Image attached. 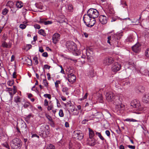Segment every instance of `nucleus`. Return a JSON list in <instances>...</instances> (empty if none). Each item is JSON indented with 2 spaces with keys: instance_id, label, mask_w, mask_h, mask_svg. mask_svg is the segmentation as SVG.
Returning a JSON list of instances; mask_svg holds the SVG:
<instances>
[{
  "instance_id": "nucleus-49",
  "label": "nucleus",
  "mask_w": 149,
  "mask_h": 149,
  "mask_svg": "<svg viewBox=\"0 0 149 149\" xmlns=\"http://www.w3.org/2000/svg\"><path fill=\"white\" fill-rule=\"evenodd\" d=\"M68 88L67 87H64L62 88V91L63 92H67L68 91Z\"/></svg>"
},
{
  "instance_id": "nucleus-16",
  "label": "nucleus",
  "mask_w": 149,
  "mask_h": 149,
  "mask_svg": "<svg viewBox=\"0 0 149 149\" xmlns=\"http://www.w3.org/2000/svg\"><path fill=\"white\" fill-rule=\"evenodd\" d=\"M96 143V140L94 138H89L87 140V143L91 146H94Z\"/></svg>"
},
{
  "instance_id": "nucleus-9",
  "label": "nucleus",
  "mask_w": 149,
  "mask_h": 149,
  "mask_svg": "<svg viewBox=\"0 0 149 149\" xmlns=\"http://www.w3.org/2000/svg\"><path fill=\"white\" fill-rule=\"evenodd\" d=\"M113 62V60L112 58H105L103 61V64L104 65H108L111 64Z\"/></svg>"
},
{
  "instance_id": "nucleus-6",
  "label": "nucleus",
  "mask_w": 149,
  "mask_h": 149,
  "mask_svg": "<svg viewBox=\"0 0 149 149\" xmlns=\"http://www.w3.org/2000/svg\"><path fill=\"white\" fill-rule=\"evenodd\" d=\"M130 104L131 106L135 108L136 110L140 111L142 109L140 102L139 100H134L131 102Z\"/></svg>"
},
{
  "instance_id": "nucleus-39",
  "label": "nucleus",
  "mask_w": 149,
  "mask_h": 149,
  "mask_svg": "<svg viewBox=\"0 0 149 149\" xmlns=\"http://www.w3.org/2000/svg\"><path fill=\"white\" fill-rule=\"evenodd\" d=\"M61 83V81L59 80H57L56 81L55 83V87L57 88L59 86L58 84H60Z\"/></svg>"
},
{
  "instance_id": "nucleus-36",
  "label": "nucleus",
  "mask_w": 149,
  "mask_h": 149,
  "mask_svg": "<svg viewBox=\"0 0 149 149\" xmlns=\"http://www.w3.org/2000/svg\"><path fill=\"white\" fill-rule=\"evenodd\" d=\"M14 84V81L13 80L9 81L7 82V84L9 86H12Z\"/></svg>"
},
{
  "instance_id": "nucleus-13",
  "label": "nucleus",
  "mask_w": 149,
  "mask_h": 149,
  "mask_svg": "<svg viewBox=\"0 0 149 149\" xmlns=\"http://www.w3.org/2000/svg\"><path fill=\"white\" fill-rule=\"evenodd\" d=\"M133 51L136 53H138L141 49V45L139 43H137L132 47Z\"/></svg>"
},
{
  "instance_id": "nucleus-25",
  "label": "nucleus",
  "mask_w": 149,
  "mask_h": 149,
  "mask_svg": "<svg viewBox=\"0 0 149 149\" xmlns=\"http://www.w3.org/2000/svg\"><path fill=\"white\" fill-rule=\"evenodd\" d=\"M88 76L90 77H93L95 76V74L94 73L93 70H91L89 71L88 73Z\"/></svg>"
},
{
  "instance_id": "nucleus-46",
  "label": "nucleus",
  "mask_w": 149,
  "mask_h": 149,
  "mask_svg": "<svg viewBox=\"0 0 149 149\" xmlns=\"http://www.w3.org/2000/svg\"><path fill=\"white\" fill-rule=\"evenodd\" d=\"M46 116L49 121L52 120V117L49 115L46 114Z\"/></svg>"
},
{
  "instance_id": "nucleus-11",
  "label": "nucleus",
  "mask_w": 149,
  "mask_h": 149,
  "mask_svg": "<svg viewBox=\"0 0 149 149\" xmlns=\"http://www.w3.org/2000/svg\"><path fill=\"white\" fill-rule=\"evenodd\" d=\"M41 128L43 129V133L45 134L47 136L48 135L50 134V129L48 125H45L41 126Z\"/></svg>"
},
{
  "instance_id": "nucleus-45",
  "label": "nucleus",
  "mask_w": 149,
  "mask_h": 149,
  "mask_svg": "<svg viewBox=\"0 0 149 149\" xmlns=\"http://www.w3.org/2000/svg\"><path fill=\"white\" fill-rule=\"evenodd\" d=\"M2 46L3 47L7 48L8 45L6 42H4L2 44Z\"/></svg>"
},
{
  "instance_id": "nucleus-50",
  "label": "nucleus",
  "mask_w": 149,
  "mask_h": 149,
  "mask_svg": "<svg viewBox=\"0 0 149 149\" xmlns=\"http://www.w3.org/2000/svg\"><path fill=\"white\" fill-rule=\"evenodd\" d=\"M44 23H45V25H47L48 24H52V22L51 21H45V22Z\"/></svg>"
},
{
  "instance_id": "nucleus-28",
  "label": "nucleus",
  "mask_w": 149,
  "mask_h": 149,
  "mask_svg": "<svg viewBox=\"0 0 149 149\" xmlns=\"http://www.w3.org/2000/svg\"><path fill=\"white\" fill-rule=\"evenodd\" d=\"M38 33L40 35L43 36H45L46 35V33L45 32L44 30L40 29L38 31Z\"/></svg>"
},
{
  "instance_id": "nucleus-61",
  "label": "nucleus",
  "mask_w": 149,
  "mask_h": 149,
  "mask_svg": "<svg viewBox=\"0 0 149 149\" xmlns=\"http://www.w3.org/2000/svg\"><path fill=\"white\" fill-rule=\"evenodd\" d=\"M44 105L45 106H47L48 105V101L47 99L45 100L44 101Z\"/></svg>"
},
{
  "instance_id": "nucleus-18",
  "label": "nucleus",
  "mask_w": 149,
  "mask_h": 149,
  "mask_svg": "<svg viewBox=\"0 0 149 149\" xmlns=\"http://www.w3.org/2000/svg\"><path fill=\"white\" fill-rule=\"evenodd\" d=\"M142 100L145 103H148L149 102V93H145L142 97Z\"/></svg>"
},
{
  "instance_id": "nucleus-52",
  "label": "nucleus",
  "mask_w": 149,
  "mask_h": 149,
  "mask_svg": "<svg viewBox=\"0 0 149 149\" xmlns=\"http://www.w3.org/2000/svg\"><path fill=\"white\" fill-rule=\"evenodd\" d=\"M100 138V139L102 140L103 141L104 140L105 141H106V140L103 137V136L101 135V134H100V135L98 136Z\"/></svg>"
},
{
  "instance_id": "nucleus-10",
  "label": "nucleus",
  "mask_w": 149,
  "mask_h": 149,
  "mask_svg": "<svg viewBox=\"0 0 149 149\" xmlns=\"http://www.w3.org/2000/svg\"><path fill=\"white\" fill-rule=\"evenodd\" d=\"M67 74L68 75V81L71 83L74 82L76 79L75 75L72 73H70V74L67 73Z\"/></svg>"
},
{
  "instance_id": "nucleus-14",
  "label": "nucleus",
  "mask_w": 149,
  "mask_h": 149,
  "mask_svg": "<svg viewBox=\"0 0 149 149\" xmlns=\"http://www.w3.org/2000/svg\"><path fill=\"white\" fill-rule=\"evenodd\" d=\"M99 20L102 24H105L108 21V17L104 15H101L99 17Z\"/></svg>"
},
{
  "instance_id": "nucleus-54",
  "label": "nucleus",
  "mask_w": 149,
  "mask_h": 149,
  "mask_svg": "<svg viewBox=\"0 0 149 149\" xmlns=\"http://www.w3.org/2000/svg\"><path fill=\"white\" fill-rule=\"evenodd\" d=\"M100 138V139L102 140L103 141L104 140L105 141H106V140L103 137V136L101 135V134H100V135L98 136Z\"/></svg>"
},
{
  "instance_id": "nucleus-59",
  "label": "nucleus",
  "mask_w": 149,
  "mask_h": 149,
  "mask_svg": "<svg viewBox=\"0 0 149 149\" xmlns=\"http://www.w3.org/2000/svg\"><path fill=\"white\" fill-rule=\"evenodd\" d=\"M42 56L45 57H47L48 56L47 53L46 52L43 53L42 54Z\"/></svg>"
},
{
  "instance_id": "nucleus-8",
  "label": "nucleus",
  "mask_w": 149,
  "mask_h": 149,
  "mask_svg": "<svg viewBox=\"0 0 149 149\" xmlns=\"http://www.w3.org/2000/svg\"><path fill=\"white\" fill-rule=\"evenodd\" d=\"M122 101V99L119 96H116L114 99L113 100L111 103L116 106L121 104Z\"/></svg>"
},
{
  "instance_id": "nucleus-12",
  "label": "nucleus",
  "mask_w": 149,
  "mask_h": 149,
  "mask_svg": "<svg viewBox=\"0 0 149 149\" xmlns=\"http://www.w3.org/2000/svg\"><path fill=\"white\" fill-rule=\"evenodd\" d=\"M120 68V65L118 63H116L112 65L111 67V70L113 72H116L119 70Z\"/></svg>"
},
{
  "instance_id": "nucleus-17",
  "label": "nucleus",
  "mask_w": 149,
  "mask_h": 149,
  "mask_svg": "<svg viewBox=\"0 0 149 149\" xmlns=\"http://www.w3.org/2000/svg\"><path fill=\"white\" fill-rule=\"evenodd\" d=\"M115 109L116 111L120 112L121 111L124 110L125 109V105L122 103L120 105H118L115 106Z\"/></svg>"
},
{
  "instance_id": "nucleus-15",
  "label": "nucleus",
  "mask_w": 149,
  "mask_h": 149,
  "mask_svg": "<svg viewBox=\"0 0 149 149\" xmlns=\"http://www.w3.org/2000/svg\"><path fill=\"white\" fill-rule=\"evenodd\" d=\"M60 38V35L58 33L54 34L52 37L53 42L56 44L59 41Z\"/></svg>"
},
{
  "instance_id": "nucleus-48",
  "label": "nucleus",
  "mask_w": 149,
  "mask_h": 149,
  "mask_svg": "<svg viewBox=\"0 0 149 149\" xmlns=\"http://www.w3.org/2000/svg\"><path fill=\"white\" fill-rule=\"evenodd\" d=\"M51 68V66L48 65L46 64L44 65V68L45 69H49Z\"/></svg>"
},
{
  "instance_id": "nucleus-41",
  "label": "nucleus",
  "mask_w": 149,
  "mask_h": 149,
  "mask_svg": "<svg viewBox=\"0 0 149 149\" xmlns=\"http://www.w3.org/2000/svg\"><path fill=\"white\" fill-rule=\"evenodd\" d=\"M145 55L147 57L149 58V48L147 49L145 52Z\"/></svg>"
},
{
  "instance_id": "nucleus-19",
  "label": "nucleus",
  "mask_w": 149,
  "mask_h": 149,
  "mask_svg": "<svg viewBox=\"0 0 149 149\" xmlns=\"http://www.w3.org/2000/svg\"><path fill=\"white\" fill-rule=\"evenodd\" d=\"M92 18L90 16L87 14H85L83 16V20L84 23L86 24L87 23H88L89 21L90 20L91 18Z\"/></svg>"
},
{
  "instance_id": "nucleus-63",
  "label": "nucleus",
  "mask_w": 149,
  "mask_h": 149,
  "mask_svg": "<svg viewBox=\"0 0 149 149\" xmlns=\"http://www.w3.org/2000/svg\"><path fill=\"white\" fill-rule=\"evenodd\" d=\"M128 146L129 147V148L130 149H134L135 148V146H134L129 145Z\"/></svg>"
},
{
  "instance_id": "nucleus-35",
  "label": "nucleus",
  "mask_w": 149,
  "mask_h": 149,
  "mask_svg": "<svg viewBox=\"0 0 149 149\" xmlns=\"http://www.w3.org/2000/svg\"><path fill=\"white\" fill-rule=\"evenodd\" d=\"M124 121L128 122H135L136 121L135 119L128 118L125 119Z\"/></svg>"
},
{
  "instance_id": "nucleus-21",
  "label": "nucleus",
  "mask_w": 149,
  "mask_h": 149,
  "mask_svg": "<svg viewBox=\"0 0 149 149\" xmlns=\"http://www.w3.org/2000/svg\"><path fill=\"white\" fill-rule=\"evenodd\" d=\"M23 3L21 1H18L16 4V6L17 8H21L23 6Z\"/></svg>"
},
{
  "instance_id": "nucleus-31",
  "label": "nucleus",
  "mask_w": 149,
  "mask_h": 149,
  "mask_svg": "<svg viewBox=\"0 0 149 149\" xmlns=\"http://www.w3.org/2000/svg\"><path fill=\"white\" fill-rule=\"evenodd\" d=\"M55 146L52 144H50L47 147L46 149H55Z\"/></svg>"
},
{
  "instance_id": "nucleus-47",
  "label": "nucleus",
  "mask_w": 149,
  "mask_h": 149,
  "mask_svg": "<svg viewBox=\"0 0 149 149\" xmlns=\"http://www.w3.org/2000/svg\"><path fill=\"white\" fill-rule=\"evenodd\" d=\"M45 21L44 20V19H40L39 21V23L40 24H45Z\"/></svg>"
},
{
  "instance_id": "nucleus-51",
  "label": "nucleus",
  "mask_w": 149,
  "mask_h": 149,
  "mask_svg": "<svg viewBox=\"0 0 149 149\" xmlns=\"http://www.w3.org/2000/svg\"><path fill=\"white\" fill-rule=\"evenodd\" d=\"M100 138V139L102 140L103 141L104 140L105 141H106V140L103 137V136L101 135V134H100V135L98 136Z\"/></svg>"
},
{
  "instance_id": "nucleus-34",
  "label": "nucleus",
  "mask_w": 149,
  "mask_h": 149,
  "mask_svg": "<svg viewBox=\"0 0 149 149\" xmlns=\"http://www.w3.org/2000/svg\"><path fill=\"white\" fill-rule=\"evenodd\" d=\"M59 115L61 117H63L64 116V113L62 109H60L59 110Z\"/></svg>"
},
{
  "instance_id": "nucleus-56",
  "label": "nucleus",
  "mask_w": 149,
  "mask_h": 149,
  "mask_svg": "<svg viewBox=\"0 0 149 149\" xmlns=\"http://www.w3.org/2000/svg\"><path fill=\"white\" fill-rule=\"evenodd\" d=\"M53 105L52 104L50 106H48L47 107V110L48 111H49L50 110H51L52 109V108H53Z\"/></svg>"
},
{
  "instance_id": "nucleus-29",
  "label": "nucleus",
  "mask_w": 149,
  "mask_h": 149,
  "mask_svg": "<svg viewBox=\"0 0 149 149\" xmlns=\"http://www.w3.org/2000/svg\"><path fill=\"white\" fill-rule=\"evenodd\" d=\"M9 11L7 8H5L3 10L2 14L3 15H6L8 12Z\"/></svg>"
},
{
  "instance_id": "nucleus-44",
  "label": "nucleus",
  "mask_w": 149,
  "mask_h": 149,
  "mask_svg": "<svg viewBox=\"0 0 149 149\" xmlns=\"http://www.w3.org/2000/svg\"><path fill=\"white\" fill-rule=\"evenodd\" d=\"M3 146L6 148H8V149H10V147L8 144L7 143H5L2 144Z\"/></svg>"
},
{
  "instance_id": "nucleus-26",
  "label": "nucleus",
  "mask_w": 149,
  "mask_h": 149,
  "mask_svg": "<svg viewBox=\"0 0 149 149\" xmlns=\"http://www.w3.org/2000/svg\"><path fill=\"white\" fill-rule=\"evenodd\" d=\"M27 128H26V123H25L24 125H22V126L21 127V130H22V132H23L24 131H27Z\"/></svg>"
},
{
  "instance_id": "nucleus-53",
  "label": "nucleus",
  "mask_w": 149,
  "mask_h": 149,
  "mask_svg": "<svg viewBox=\"0 0 149 149\" xmlns=\"http://www.w3.org/2000/svg\"><path fill=\"white\" fill-rule=\"evenodd\" d=\"M100 138V139L102 140L103 141L104 140L105 141H106V140L103 137V136L101 135V134H100V135L98 136Z\"/></svg>"
},
{
  "instance_id": "nucleus-24",
  "label": "nucleus",
  "mask_w": 149,
  "mask_h": 149,
  "mask_svg": "<svg viewBox=\"0 0 149 149\" xmlns=\"http://www.w3.org/2000/svg\"><path fill=\"white\" fill-rule=\"evenodd\" d=\"M94 135V134L93 130L89 128V138H93Z\"/></svg>"
},
{
  "instance_id": "nucleus-64",
  "label": "nucleus",
  "mask_w": 149,
  "mask_h": 149,
  "mask_svg": "<svg viewBox=\"0 0 149 149\" xmlns=\"http://www.w3.org/2000/svg\"><path fill=\"white\" fill-rule=\"evenodd\" d=\"M47 76L48 77L47 79L48 80H49L51 79V77H50V74L49 73H48L47 74Z\"/></svg>"
},
{
  "instance_id": "nucleus-62",
  "label": "nucleus",
  "mask_w": 149,
  "mask_h": 149,
  "mask_svg": "<svg viewBox=\"0 0 149 149\" xmlns=\"http://www.w3.org/2000/svg\"><path fill=\"white\" fill-rule=\"evenodd\" d=\"M141 18V17L140 16L139 17V19H137L136 20V22H135V23L136 24H138L140 23V21H139V19H140Z\"/></svg>"
},
{
  "instance_id": "nucleus-32",
  "label": "nucleus",
  "mask_w": 149,
  "mask_h": 149,
  "mask_svg": "<svg viewBox=\"0 0 149 149\" xmlns=\"http://www.w3.org/2000/svg\"><path fill=\"white\" fill-rule=\"evenodd\" d=\"M43 83L45 86L47 87L48 83L46 79H44L43 80Z\"/></svg>"
},
{
  "instance_id": "nucleus-23",
  "label": "nucleus",
  "mask_w": 149,
  "mask_h": 149,
  "mask_svg": "<svg viewBox=\"0 0 149 149\" xmlns=\"http://www.w3.org/2000/svg\"><path fill=\"white\" fill-rule=\"evenodd\" d=\"M128 64L129 65H130V69H132L133 70L135 68V65L134 62L129 61Z\"/></svg>"
},
{
  "instance_id": "nucleus-57",
  "label": "nucleus",
  "mask_w": 149,
  "mask_h": 149,
  "mask_svg": "<svg viewBox=\"0 0 149 149\" xmlns=\"http://www.w3.org/2000/svg\"><path fill=\"white\" fill-rule=\"evenodd\" d=\"M50 125L52 127H54V121L53 120H51L50 121Z\"/></svg>"
},
{
  "instance_id": "nucleus-42",
  "label": "nucleus",
  "mask_w": 149,
  "mask_h": 149,
  "mask_svg": "<svg viewBox=\"0 0 149 149\" xmlns=\"http://www.w3.org/2000/svg\"><path fill=\"white\" fill-rule=\"evenodd\" d=\"M44 96L46 98H48L49 99H51V95L49 94H45L44 95Z\"/></svg>"
},
{
  "instance_id": "nucleus-2",
  "label": "nucleus",
  "mask_w": 149,
  "mask_h": 149,
  "mask_svg": "<svg viewBox=\"0 0 149 149\" xmlns=\"http://www.w3.org/2000/svg\"><path fill=\"white\" fill-rule=\"evenodd\" d=\"M120 38L118 35L115 34L112 35L108 37L107 42L110 45L111 42H114L115 45L118 47L120 44L119 40Z\"/></svg>"
},
{
  "instance_id": "nucleus-7",
  "label": "nucleus",
  "mask_w": 149,
  "mask_h": 149,
  "mask_svg": "<svg viewBox=\"0 0 149 149\" xmlns=\"http://www.w3.org/2000/svg\"><path fill=\"white\" fill-rule=\"evenodd\" d=\"M106 98L107 100L109 102L111 103L116 96L111 91H109L106 93Z\"/></svg>"
},
{
  "instance_id": "nucleus-40",
  "label": "nucleus",
  "mask_w": 149,
  "mask_h": 149,
  "mask_svg": "<svg viewBox=\"0 0 149 149\" xmlns=\"http://www.w3.org/2000/svg\"><path fill=\"white\" fill-rule=\"evenodd\" d=\"M33 59L35 61V64L37 65L38 64L37 57L36 56L34 57L33 58Z\"/></svg>"
},
{
  "instance_id": "nucleus-60",
  "label": "nucleus",
  "mask_w": 149,
  "mask_h": 149,
  "mask_svg": "<svg viewBox=\"0 0 149 149\" xmlns=\"http://www.w3.org/2000/svg\"><path fill=\"white\" fill-rule=\"evenodd\" d=\"M29 103H25L24 105V108H26L28 107L29 106Z\"/></svg>"
},
{
  "instance_id": "nucleus-5",
  "label": "nucleus",
  "mask_w": 149,
  "mask_h": 149,
  "mask_svg": "<svg viewBox=\"0 0 149 149\" xmlns=\"http://www.w3.org/2000/svg\"><path fill=\"white\" fill-rule=\"evenodd\" d=\"M72 136L75 139L80 140L83 139L84 134L80 130H76L74 132Z\"/></svg>"
},
{
  "instance_id": "nucleus-30",
  "label": "nucleus",
  "mask_w": 149,
  "mask_h": 149,
  "mask_svg": "<svg viewBox=\"0 0 149 149\" xmlns=\"http://www.w3.org/2000/svg\"><path fill=\"white\" fill-rule=\"evenodd\" d=\"M66 71L68 72V74L72 73L73 71V68L72 67H70L69 68H68L66 70Z\"/></svg>"
},
{
  "instance_id": "nucleus-33",
  "label": "nucleus",
  "mask_w": 149,
  "mask_h": 149,
  "mask_svg": "<svg viewBox=\"0 0 149 149\" xmlns=\"http://www.w3.org/2000/svg\"><path fill=\"white\" fill-rule=\"evenodd\" d=\"M16 131L17 132V134L18 135L20 136L22 134L21 132L20 131L19 128L17 126L16 127Z\"/></svg>"
},
{
  "instance_id": "nucleus-38",
  "label": "nucleus",
  "mask_w": 149,
  "mask_h": 149,
  "mask_svg": "<svg viewBox=\"0 0 149 149\" xmlns=\"http://www.w3.org/2000/svg\"><path fill=\"white\" fill-rule=\"evenodd\" d=\"M26 62L29 65L31 66L32 65V60L29 59L26 60Z\"/></svg>"
},
{
  "instance_id": "nucleus-55",
  "label": "nucleus",
  "mask_w": 149,
  "mask_h": 149,
  "mask_svg": "<svg viewBox=\"0 0 149 149\" xmlns=\"http://www.w3.org/2000/svg\"><path fill=\"white\" fill-rule=\"evenodd\" d=\"M34 27L36 29H39L40 28V26L37 24H36L34 25Z\"/></svg>"
},
{
  "instance_id": "nucleus-58",
  "label": "nucleus",
  "mask_w": 149,
  "mask_h": 149,
  "mask_svg": "<svg viewBox=\"0 0 149 149\" xmlns=\"http://www.w3.org/2000/svg\"><path fill=\"white\" fill-rule=\"evenodd\" d=\"M105 132V134H106L108 136H109V137L110 136V132L109 131V130H106Z\"/></svg>"
},
{
  "instance_id": "nucleus-27",
  "label": "nucleus",
  "mask_w": 149,
  "mask_h": 149,
  "mask_svg": "<svg viewBox=\"0 0 149 149\" xmlns=\"http://www.w3.org/2000/svg\"><path fill=\"white\" fill-rule=\"evenodd\" d=\"M86 54L87 56V58L88 61H90V59L92 58V56L89 55V53L88 51L86 50Z\"/></svg>"
},
{
  "instance_id": "nucleus-43",
  "label": "nucleus",
  "mask_w": 149,
  "mask_h": 149,
  "mask_svg": "<svg viewBox=\"0 0 149 149\" xmlns=\"http://www.w3.org/2000/svg\"><path fill=\"white\" fill-rule=\"evenodd\" d=\"M26 27V26L24 24H21L19 25V27L22 29H24Z\"/></svg>"
},
{
  "instance_id": "nucleus-20",
  "label": "nucleus",
  "mask_w": 149,
  "mask_h": 149,
  "mask_svg": "<svg viewBox=\"0 0 149 149\" xmlns=\"http://www.w3.org/2000/svg\"><path fill=\"white\" fill-rule=\"evenodd\" d=\"M95 23V19L93 20L91 19L89 21L88 23H87L86 24L87 26L89 27H91L93 26Z\"/></svg>"
},
{
  "instance_id": "nucleus-1",
  "label": "nucleus",
  "mask_w": 149,
  "mask_h": 149,
  "mask_svg": "<svg viewBox=\"0 0 149 149\" xmlns=\"http://www.w3.org/2000/svg\"><path fill=\"white\" fill-rule=\"evenodd\" d=\"M10 145L12 149H20L22 146V142L18 138H15L10 141Z\"/></svg>"
},
{
  "instance_id": "nucleus-37",
  "label": "nucleus",
  "mask_w": 149,
  "mask_h": 149,
  "mask_svg": "<svg viewBox=\"0 0 149 149\" xmlns=\"http://www.w3.org/2000/svg\"><path fill=\"white\" fill-rule=\"evenodd\" d=\"M73 7L72 5L69 4L68 6V10L69 11H72L73 10Z\"/></svg>"
},
{
  "instance_id": "nucleus-22",
  "label": "nucleus",
  "mask_w": 149,
  "mask_h": 149,
  "mask_svg": "<svg viewBox=\"0 0 149 149\" xmlns=\"http://www.w3.org/2000/svg\"><path fill=\"white\" fill-rule=\"evenodd\" d=\"M21 100V99L18 96L15 97L14 98V101L15 102L17 105L18 103Z\"/></svg>"
},
{
  "instance_id": "nucleus-3",
  "label": "nucleus",
  "mask_w": 149,
  "mask_h": 149,
  "mask_svg": "<svg viewBox=\"0 0 149 149\" xmlns=\"http://www.w3.org/2000/svg\"><path fill=\"white\" fill-rule=\"evenodd\" d=\"M66 47L67 49L70 52L74 51L77 48L76 44L73 41H69L66 43Z\"/></svg>"
},
{
  "instance_id": "nucleus-4",
  "label": "nucleus",
  "mask_w": 149,
  "mask_h": 149,
  "mask_svg": "<svg viewBox=\"0 0 149 149\" xmlns=\"http://www.w3.org/2000/svg\"><path fill=\"white\" fill-rule=\"evenodd\" d=\"M88 14L93 19L97 17L99 15L98 11L96 9L93 8L90 9L87 11Z\"/></svg>"
}]
</instances>
